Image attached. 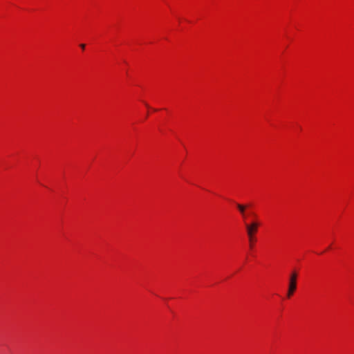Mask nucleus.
Segmentation results:
<instances>
[{"label": "nucleus", "mask_w": 354, "mask_h": 354, "mask_svg": "<svg viewBox=\"0 0 354 354\" xmlns=\"http://www.w3.org/2000/svg\"><path fill=\"white\" fill-rule=\"evenodd\" d=\"M298 274L296 271H292L289 276L288 289L287 292V297H291L297 289V281Z\"/></svg>", "instance_id": "f257e3e1"}, {"label": "nucleus", "mask_w": 354, "mask_h": 354, "mask_svg": "<svg viewBox=\"0 0 354 354\" xmlns=\"http://www.w3.org/2000/svg\"><path fill=\"white\" fill-rule=\"evenodd\" d=\"M259 224L257 222H253L250 224H246L247 234L248 236L250 246L252 248V242L254 241V234L257 231Z\"/></svg>", "instance_id": "f03ea898"}, {"label": "nucleus", "mask_w": 354, "mask_h": 354, "mask_svg": "<svg viewBox=\"0 0 354 354\" xmlns=\"http://www.w3.org/2000/svg\"><path fill=\"white\" fill-rule=\"evenodd\" d=\"M236 207H237L239 211L240 212V213L241 214V215L243 216V217L245 218V209H246L247 207H248V206L237 203Z\"/></svg>", "instance_id": "7ed1b4c3"}, {"label": "nucleus", "mask_w": 354, "mask_h": 354, "mask_svg": "<svg viewBox=\"0 0 354 354\" xmlns=\"http://www.w3.org/2000/svg\"><path fill=\"white\" fill-rule=\"evenodd\" d=\"M80 47H81L82 49H84V48H85V44H80Z\"/></svg>", "instance_id": "20e7f679"}]
</instances>
